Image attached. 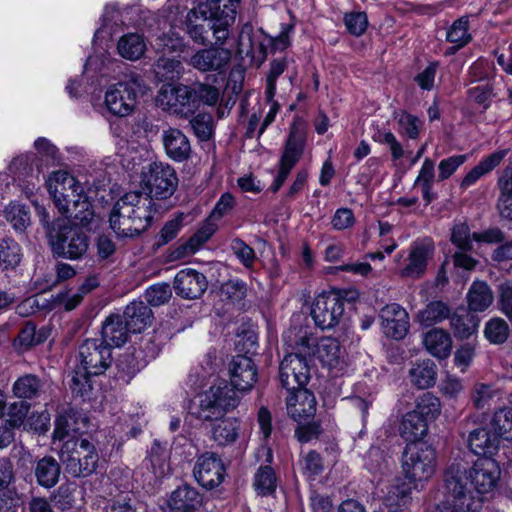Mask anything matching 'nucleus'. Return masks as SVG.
Wrapping results in <instances>:
<instances>
[{
	"instance_id": "obj_63",
	"label": "nucleus",
	"mask_w": 512,
	"mask_h": 512,
	"mask_svg": "<svg viewBox=\"0 0 512 512\" xmlns=\"http://www.w3.org/2000/svg\"><path fill=\"white\" fill-rule=\"evenodd\" d=\"M499 310L512 322V282L506 281L498 287Z\"/></svg>"
},
{
	"instance_id": "obj_5",
	"label": "nucleus",
	"mask_w": 512,
	"mask_h": 512,
	"mask_svg": "<svg viewBox=\"0 0 512 512\" xmlns=\"http://www.w3.org/2000/svg\"><path fill=\"white\" fill-rule=\"evenodd\" d=\"M295 345L297 352L287 354L279 367L281 384L288 391L301 389L310 377V368L305 356L310 354L313 339L304 335L296 341Z\"/></svg>"
},
{
	"instance_id": "obj_19",
	"label": "nucleus",
	"mask_w": 512,
	"mask_h": 512,
	"mask_svg": "<svg viewBox=\"0 0 512 512\" xmlns=\"http://www.w3.org/2000/svg\"><path fill=\"white\" fill-rule=\"evenodd\" d=\"M315 356L329 371L338 375L346 367L344 352L338 340L332 337H323L315 345Z\"/></svg>"
},
{
	"instance_id": "obj_33",
	"label": "nucleus",
	"mask_w": 512,
	"mask_h": 512,
	"mask_svg": "<svg viewBox=\"0 0 512 512\" xmlns=\"http://www.w3.org/2000/svg\"><path fill=\"white\" fill-rule=\"evenodd\" d=\"M494 301V294L485 281H474L467 293V304L470 311L483 312Z\"/></svg>"
},
{
	"instance_id": "obj_52",
	"label": "nucleus",
	"mask_w": 512,
	"mask_h": 512,
	"mask_svg": "<svg viewBox=\"0 0 512 512\" xmlns=\"http://www.w3.org/2000/svg\"><path fill=\"white\" fill-rule=\"evenodd\" d=\"M468 19L460 18L456 20L447 32V40L455 44L459 49L468 44L471 40V34L468 32Z\"/></svg>"
},
{
	"instance_id": "obj_45",
	"label": "nucleus",
	"mask_w": 512,
	"mask_h": 512,
	"mask_svg": "<svg viewBox=\"0 0 512 512\" xmlns=\"http://www.w3.org/2000/svg\"><path fill=\"white\" fill-rule=\"evenodd\" d=\"M411 381L419 389H426L436 382V365L431 360L417 363L410 370Z\"/></svg>"
},
{
	"instance_id": "obj_26",
	"label": "nucleus",
	"mask_w": 512,
	"mask_h": 512,
	"mask_svg": "<svg viewBox=\"0 0 512 512\" xmlns=\"http://www.w3.org/2000/svg\"><path fill=\"white\" fill-rule=\"evenodd\" d=\"M412 485L404 480H397L388 487L383 504L389 512H407L412 502Z\"/></svg>"
},
{
	"instance_id": "obj_7",
	"label": "nucleus",
	"mask_w": 512,
	"mask_h": 512,
	"mask_svg": "<svg viewBox=\"0 0 512 512\" xmlns=\"http://www.w3.org/2000/svg\"><path fill=\"white\" fill-rule=\"evenodd\" d=\"M142 88V80L139 77H131L109 86L104 97L107 110L118 118L131 116L137 108Z\"/></svg>"
},
{
	"instance_id": "obj_48",
	"label": "nucleus",
	"mask_w": 512,
	"mask_h": 512,
	"mask_svg": "<svg viewBox=\"0 0 512 512\" xmlns=\"http://www.w3.org/2000/svg\"><path fill=\"white\" fill-rule=\"evenodd\" d=\"M303 148V139L300 136H297L294 131H291L280 159V165L292 170L300 160Z\"/></svg>"
},
{
	"instance_id": "obj_11",
	"label": "nucleus",
	"mask_w": 512,
	"mask_h": 512,
	"mask_svg": "<svg viewBox=\"0 0 512 512\" xmlns=\"http://www.w3.org/2000/svg\"><path fill=\"white\" fill-rule=\"evenodd\" d=\"M47 187L60 213L70 211L71 199L83 189L80 182L66 171L53 172L47 180Z\"/></svg>"
},
{
	"instance_id": "obj_47",
	"label": "nucleus",
	"mask_w": 512,
	"mask_h": 512,
	"mask_svg": "<svg viewBox=\"0 0 512 512\" xmlns=\"http://www.w3.org/2000/svg\"><path fill=\"white\" fill-rule=\"evenodd\" d=\"M491 428L497 436L507 441H512V409L502 408L497 410L490 421Z\"/></svg>"
},
{
	"instance_id": "obj_58",
	"label": "nucleus",
	"mask_w": 512,
	"mask_h": 512,
	"mask_svg": "<svg viewBox=\"0 0 512 512\" xmlns=\"http://www.w3.org/2000/svg\"><path fill=\"white\" fill-rule=\"evenodd\" d=\"M373 139L376 142H379L381 144L388 146L390 153H391L392 161H394V162L398 161L399 159H401L404 156V149H403L402 144L399 142L397 137L391 131H388V130L378 131L374 135Z\"/></svg>"
},
{
	"instance_id": "obj_1",
	"label": "nucleus",
	"mask_w": 512,
	"mask_h": 512,
	"mask_svg": "<svg viewBox=\"0 0 512 512\" xmlns=\"http://www.w3.org/2000/svg\"><path fill=\"white\" fill-rule=\"evenodd\" d=\"M80 367L74 372L71 379V390L76 395L90 388L89 377L97 376L110 366L112 357L109 347L98 339H87L79 348Z\"/></svg>"
},
{
	"instance_id": "obj_2",
	"label": "nucleus",
	"mask_w": 512,
	"mask_h": 512,
	"mask_svg": "<svg viewBox=\"0 0 512 512\" xmlns=\"http://www.w3.org/2000/svg\"><path fill=\"white\" fill-rule=\"evenodd\" d=\"M59 459L65 471L74 478L92 475L100 461L95 445L80 436L72 437L62 444Z\"/></svg>"
},
{
	"instance_id": "obj_42",
	"label": "nucleus",
	"mask_w": 512,
	"mask_h": 512,
	"mask_svg": "<svg viewBox=\"0 0 512 512\" xmlns=\"http://www.w3.org/2000/svg\"><path fill=\"white\" fill-rule=\"evenodd\" d=\"M217 226L211 221L206 222L196 233L177 250V257H184L194 254L199 248L207 242L215 233Z\"/></svg>"
},
{
	"instance_id": "obj_40",
	"label": "nucleus",
	"mask_w": 512,
	"mask_h": 512,
	"mask_svg": "<svg viewBox=\"0 0 512 512\" xmlns=\"http://www.w3.org/2000/svg\"><path fill=\"white\" fill-rule=\"evenodd\" d=\"M202 18L198 17V12L191 10L187 15L186 33L190 39L199 45H205L208 42V29H210L211 21L209 18L205 19V15L201 14Z\"/></svg>"
},
{
	"instance_id": "obj_34",
	"label": "nucleus",
	"mask_w": 512,
	"mask_h": 512,
	"mask_svg": "<svg viewBox=\"0 0 512 512\" xmlns=\"http://www.w3.org/2000/svg\"><path fill=\"white\" fill-rule=\"evenodd\" d=\"M469 447L477 455H492L499 447V439L486 428H477L469 434Z\"/></svg>"
},
{
	"instance_id": "obj_44",
	"label": "nucleus",
	"mask_w": 512,
	"mask_h": 512,
	"mask_svg": "<svg viewBox=\"0 0 512 512\" xmlns=\"http://www.w3.org/2000/svg\"><path fill=\"white\" fill-rule=\"evenodd\" d=\"M435 181V164L430 158H425L419 173L415 179L414 186H419L423 199L429 204L435 198L432 192Z\"/></svg>"
},
{
	"instance_id": "obj_22",
	"label": "nucleus",
	"mask_w": 512,
	"mask_h": 512,
	"mask_svg": "<svg viewBox=\"0 0 512 512\" xmlns=\"http://www.w3.org/2000/svg\"><path fill=\"white\" fill-rule=\"evenodd\" d=\"M174 289L183 298L196 299L207 289V280L202 273L194 269H183L175 276Z\"/></svg>"
},
{
	"instance_id": "obj_29",
	"label": "nucleus",
	"mask_w": 512,
	"mask_h": 512,
	"mask_svg": "<svg viewBox=\"0 0 512 512\" xmlns=\"http://www.w3.org/2000/svg\"><path fill=\"white\" fill-rule=\"evenodd\" d=\"M129 327L124 322L122 315L109 316L102 326V342L107 347H120L128 339Z\"/></svg>"
},
{
	"instance_id": "obj_38",
	"label": "nucleus",
	"mask_w": 512,
	"mask_h": 512,
	"mask_svg": "<svg viewBox=\"0 0 512 512\" xmlns=\"http://www.w3.org/2000/svg\"><path fill=\"white\" fill-rule=\"evenodd\" d=\"M43 382L33 374H25L19 377L13 384V395L19 399H35L43 391Z\"/></svg>"
},
{
	"instance_id": "obj_43",
	"label": "nucleus",
	"mask_w": 512,
	"mask_h": 512,
	"mask_svg": "<svg viewBox=\"0 0 512 512\" xmlns=\"http://www.w3.org/2000/svg\"><path fill=\"white\" fill-rule=\"evenodd\" d=\"M393 119L398 125V132L411 140L419 138L423 129L424 122L417 116L408 113L405 110L395 111Z\"/></svg>"
},
{
	"instance_id": "obj_14",
	"label": "nucleus",
	"mask_w": 512,
	"mask_h": 512,
	"mask_svg": "<svg viewBox=\"0 0 512 512\" xmlns=\"http://www.w3.org/2000/svg\"><path fill=\"white\" fill-rule=\"evenodd\" d=\"M434 252L435 247L431 240L414 242L409 249L407 263L399 271V275L406 279H420L426 273L428 263L434 257Z\"/></svg>"
},
{
	"instance_id": "obj_31",
	"label": "nucleus",
	"mask_w": 512,
	"mask_h": 512,
	"mask_svg": "<svg viewBox=\"0 0 512 512\" xmlns=\"http://www.w3.org/2000/svg\"><path fill=\"white\" fill-rule=\"evenodd\" d=\"M240 422L237 418L219 419L211 429V439L219 447H226L236 442L239 436Z\"/></svg>"
},
{
	"instance_id": "obj_30",
	"label": "nucleus",
	"mask_w": 512,
	"mask_h": 512,
	"mask_svg": "<svg viewBox=\"0 0 512 512\" xmlns=\"http://www.w3.org/2000/svg\"><path fill=\"white\" fill-rule=\"evenodd\" d=\"M201 501V496L195 488L183 485L171 493L168 505L175 512H192Z\"/></svg>"
},
{
	"instance_id": "obj_39",
	"label": "nucleus",
	"mask_w": 512,
	"mask_h": 512,
	"mask_svg": "<svg viewBox=\"0 0 512 512\" xmlns=\"http://www.w3.org/2000/svg\"><path fill=\"white\" fill-rule=\"evenodd\" d=\"M117 50L123 58L133 61L143 56L146 50V44L141 35L128 33L119 39Z\"/></svg>"
},
{
	"instance_id": "obj_23",
	"label": "nucleus",
	"mask_w": 512,
	"mask_h": 512,
	"mask_svg": "<svg viewBox=\"0 0 512 512\" xmlns=\"http://www.w3.org/2000/svg\"><path fill=\"white\" fill-rule=\"evenodd\" d=\"M133 211L130 207L124 206L119 200L115 203L109 218L111 229L119 237H133L141 234L142 226L139 221L136 223Z\"/></svg>"
},
{
	"instance_id": "obj_57",
	"label": "nucleus",
	"mask_w": 512,
	"mask_h": 512,
	"mask_svg": "<svg viewBox=\"0 0 512 512\" xmlns=\"http://www.w3.org/2000/svg\"><path fill=\"white\" fill-rule=\"evenodd\" d=\"M499 396V391L491 385L476 384L472 394V401L475 407L483 409L491 404V401Z\"/></svg>"
},
{
	"instance_id": "obj_16",
	"label": "nucleus",
	"mask_w": 512,
	"mask_h": 512,
	"mask_svg": "<svg viewBox=\"0 0 512 512\" xmlns=\"http://www.w3.org/2000/svg\"><path fill=\"white\" fill-rule=\"evenodd\" d=\"M193 474L196 481L206 489L217 487L224 479V466L213 452H205L198 457Z\"/></svg>"
},
{
	"instance_id": "obj_32",
	"label": "nucleus",
	"mask_w": 512,
	"mask_h": 512,
	"mask_svg": "<svg viewBox=\"0 0 512 512\" xmlns=\"http://www.w3.org/2000/svg\"><path fill=\"white\" fill-rule=\"evenodd\" d=\"M34 474L40 486L52 488L59 481L61 474L60 464L52 456H45L37 461Z\"/></svg>"
},
{
	"instance_id": "obj_51",
	"label": "nucleus",
	"mask_w": 512,
	"mask_h": 512,
	"mask_svg": "<svg viewBox=\"0 0 512 512\" xmlns=\"http://www.w3.org/2000/svg\"><path fill=\"white\" fill-rule=\"evenodd\" d=\"M21 261L19 245L10 238L0 240V266L7 269L18 265Z\"/></svg>"
},
{
	"instance_id": "obj_36",
	"label": "nucleus",
	"mask_w": 512,
	"mask_h": 512,
	"mask_svg": "<svg viewBox=\"0 0 512 512\" xmlns=\"http://www.w3.org/2000/svg\"><path fill=\"white\" fill-rule=\"evenodd\" d=\"M451 316L450 307L442 301H431L417 313V321L425 327L433 326Z\"/></svg>"
},
{
	"instance_id": "obj_35",
	"label": "nucleus",
	"mask_w": 512,
	"mask_h": 512,
	"mask_svg": "<svg viewBox=\"0 0 512 512\" xmlns=\"http://www.w3.org/2000/svg\"><path fill=\"white\" fill-rule=\"evenodd\" d=\"M399 432L405 441H419L426 436L428 424L425 419L410 411L403 416Z\"/></svg>"
},
{
	"instance_id": "obj_3",
	"label": "nucleus",
	"mask_w": 512,
	"mask_h": 512,
	"mask_svg": "<svg viewBox=\"0 0 512 512\" xmlns=\"http://www.w3.org/2000/svg\"><path fill=\"white\" fill-rule=\"evenodd\" d=\"M437 467V454L433 447L419 443L407 446L402 455V473L405 480L416 491L434 476Z\"/></svg>"
},
{
	"instance_id": "obj_41",
	"label": "nucleus",
	"mask_w": 512,
	"mask_h": 512,
	"mask_svg": "<svg viewBox=\"0 0 512 512\" xmlns=\"http://www.w3.org/2000/svg\"><path fill=\"white\" fill-rule=\"evenodd\" d=\"M62 214L69 218H73L82 226L88 225L92 221L94 212L88 197L84 194L83 189L77 196L71 199L70 211Z\"/></svg>"
},
{
	"instance_id": "obj_49",
	"label": "nucleus",
	"mask_w": 512,
	"mask_h": 512,
	"mask_svg": "<svg viewBox=\"0 0 512 512\" xmlns=\"http://www.w3.org/2000/svg\"><path fill=\"white\" fill-rule=\"evenodd\" d=\"M4 216L17 231H24L30 223L29 209L23 204L10 203L4 209Z\"/></svg>"
},
{
	"instance_id": "obj_27",
	"label": "nucleus",
	"mask_w": 512,
	"mask_h": 512,
	"mask_svg": "<svg viewBox=\"0 0 512 512\" xmlns=\"http://www.w3.org/2000/svg\"><path fill=\"white\" fill-rule=\"evenodd\" d=\"M122 317L132 333H141L153 320L152 310L142 301H134L127 305Z\"/></svg>"
},
{
	"instance_id": "obj_54",
	"label": "nucleus",
	"mask_w": 512,
	"mask_h": 512,
	"mask_svg": "<svg viewBox=\"0 0 512 512\" xmlns=\"http://www.w3.org/2000/svg\"><path fill=\"white\" fill-rule=\"evenodd\" d=\"M254 486L261 495L272 493L276 488V478L271 467H260L255 474Z\"/></svg>"
},
{
	"instance_id": "obj_28",
	"label": "nucleus",
	"mask_w": 512,
	"mask_h": 512,
	"mask_svg": "<svg viewBox=\"0 0 512 512\" xmlns=\"http://www.w3.org/2000/svg\"><path fill=\"white\" fill-rule=\"evenodd\" d=\"M450 334L440 328H432L423 336V345L427 352L438 359H446L452 350Z\"/></svg>"
},
{
	"instance_id": "obj_13",
	"label": "nucleus",
	"mask_w": 512,
	"mask_h": 512,
	"mask_svg": "<svg viewBox=\"0 0 512 512\" xmlns=\"http://www.w3.org/2000/svg\"><path fill=\"white\" fill-rule=\"evenodd\" d=\"M344 313V301L335 293L318 295L311 308V316L321 329H330L339 323Z\"/></svg>"
},
{
	"instance_id": "obj_24",
	"label": "nucleus",
	"mask_w": 512,
	"mask_h": 512,
	"mask_svg": "<svg viewBox=\"0 0 512 512\" xmlns=\"http://www.w3.org/2000/svg\"><path fill=\"white\" fill-rule=\"evenodd\" d=\"M162 144L166 155L173 161L183 162L189 159L192 149L188 137L178 128L163 130Z\"/></svg>"
},
{
	"instance_id": "obj_4",
	"label": "nucleus",
	"mask_w": 512,
	"mask_h": 512,
	"mask_svg": "<svg viewBox=\"0 0 512 512\" xmlns=\"http://www.w3.org/2000/svg\"><path fill=\"white\" fill-rule=\"evenodd\" d=\"M468 468L460 461L451 463L444 474L445 499L459 512H479L481 499L468 486Z\"/></svg>"
},
{
	"instance_id": "obj_9",
	"label": "nucleus",
	"mask_w": 512,
	"mask_h": 512,
	"mask_svg": "<svg viewBox=\"0 0 512 512\" xmlns=\"http://www.w3.org/2000/svg\"><path fill=\"white\" fill-rule=\"evenodd\" d=\"M240 2L241 0H205L199 7V13L211 21L210 30L218 43L229 38Z\"/></svg>"
},
{
	"instance_id": "obj_17",
	"label": "nucleus",
	"mask_w": 512,
	"mask_h": 512,
	"mask_svg": "<svg viewBox=\"0 0 512 512\" xmlns=\"http://www.w3.org/2000/svg\"><path fill=\"white\" fill-rule=\"evenodd\" d=\"M380 320L383 333L390 338L401 340L409 330V316L399 304L391 303L380 310Z\"/></svg>"
},
{
	"instance_id": "obj_12",
	"label": "nucleus",
	"mask_w": 512,
	"mask_h": 512,
	"mask_svg": "<svg viewBox=\"0 0 512 512\" xmlns=\"http://www.w3.org/2000/svg\"><path fill=\"white\" fill-rule=\"evenodd\" d=\"M156 102L164 111L181 117H187L189 113L193 112L191 107L192 90L186 85H162Z\"/></svg>"
},
{
	"instance_id": "obj_46",
	"label": "nucleus",
	"mask_w": 512,
	"mask_h": 512,
	"mask_svg": "<svg viewBox=\"0 0 512 512\" xmlns=\"http://www.w3.org/2000/svg\"><path fill=\"white\" fill-rule=\"evenodd\" d=\"M412 412L425 419L428 424L437 419L441 414L440 400L433 394L426 392L418 398L415 409Z\"/></svg>"
},
{
	"instance_id": "obj_53",
	"label": "nucleus",
	"mask_w": 512,
	"mask_h": 512,
	"mask_svg": "<svg viewBox=\"0 0 512 512\" xmlns=\"http://www.w3.org/2000/svg\"><path fill=\"white\" fill-rule=\"evenodd\" d=\"M156 46L163 54L183 52L186 44L184 39L175 31L170 30L156 39Z\"/></svg>"
},
{
	"instance_id": "obj_6",
	"label": "nucleus",
	"mask_w": 512,
	"mask_h": 512,
	"mask_svg": "<svg viewBox=\"0 0 512 512\" xmlns=\"http://www.w3.org/2000/svg\"><path fill=\"white\" fill-rule=\"evenodd\" d=\"M239 397L228 384L212 385L199 395L198 405L194 412L197 418L204 421L221 419L227 412L239 404Z\"/></svg>"
},
{
	"instance_id": "obj_18",
	"label": "nucleus",
	"mask_w": 512,
	"mask_h": 512,
	"mask_svg": "<svg viewBox=\"0 0 512 512\" xmlns=\"http://www.w3.org/2000/svg\"><path fill=\"white\" fill-rule=\"evenodd\" d=\"M54 250L61 256L72 260L80 259L89 247L88 237L79 229L62 231L53 244Z\"/></svg>"
},
{
	"instance_id": "obj_8",
	"label": "nucleus",
	"mask_w": 512,
	"mask_h": 512,
	"mask_svg": "<svg viewBox=\"0 0 512 512\" xmlns=\"http://www.w3.org/2000/svg\"><path fill=\"white\" fill-rule=\"evenodd\" d=\"M141 185L153 199H167L173 195L178 185L175 169L168 163L153 162L143 167Z\"/></svg>"
},
{
	"instance_id": "obj_21",
	"label": "nucleus",
	"mask_w": 512,
	"mask_h": 512,
	"mask_svg": "<svg viewBox=\"0 0 512 512\" xmlns=\"http://www.w3.org/2000/svg\"><path fill=\"white\" fill-rule=\"evenodd\" d=\"M119 201L124 204V206H128L133 210L130 214L134 216L136 222L139 221L140 226H142V231H145L149 227L156 212L153 198L142 192L133 191L123 195Z\"/></svg>"
},
{
	"instance_id": "obj_59",
	"label": "nucleus",
	"mask_w": 512,
	"mask_h": 512,
	"mask_svg": "<svg viewBox=\"0 0 512 512\" xmlns=\"http://www.w3.org/2000/svg\"><path fill=\"white\" fill-rule=\"evenodd\" d=\"M172 291L167 283H157L145 291V299L152 306H160L169 301Z\"/></svg>"
},
{
	"instance_id": "obj_20",
	"label": "nucleus",
	"mask_w": 512,
	"mask_h": 512,
	"mask_svg": "<svg viewBox=\"0 0 512 512\" xmlns=\"http://www.w3.org/2000/svg\"><path fill=\"white\" fill-rule=\"evenodd\" d=\"M229 376L233 390L248 391L257 381V370L251 358L237 355L229 365Z\"/></svg>"
},
{
	"instance_id": "obj_10",
	"label": "nucleus",
	"mask_w": 512,
	"mask_h": 512,
	"mask_svg": "<svg viewBox=\"0 0 512 512\" xmlns=\"http://www.w3.org/2000/svg\"><path fill=\"white\" fill-rule=\"evenodd\" d=\"M226 41L217 42L208 47L196 50L187 60V64L199 72H224L232 57V51L223 45Z\"/></svg>"
},
{
	"instance_id": "obj_60",
	"label": "nucleus",
	"mask_w": 512,
	"mask_h": 512,
	"mask_svg": "<svg viewBox=\"0 0 512 512\" xmlns=\"http://www.w3.org/2000/svg\"><path fill=\"white\" fill-rule=\"evenodd\" d=\"M192 90V98H196L202 103L213 106L219 100V90L215 86L205 84V83H197L194 85Z\"/></svg>"
},
{
	"instance_id": "obj_50",
	"label": "nucleus",
	"mask_w": 512,
	"mask_h": 512,
	"mask_svg": "<svg viewBox=\"0 0 512 512\" xmlns=\"http://www.w3.org/2000/svg\"><path fill=\"white\" fill-rule=\"evenodd\" d=\"M510 334L508 323L500 317L490 319L484 329V335L493 344L504 343Z\"/></svg>"
},
{
	"instance_id": "obj_61",
	"label": "nucleus",
	"mask_w": 512,
	"mask_h": 512,
	"mask_svg": "<svg viewBox=\"0 0 512 512\" xmlns=\"http://www.w3.org/2000/svg\"><path fill=\"white\" fill-rule=\"evenodd\" d=\"M451 242L463 251H470L472 249V240L470 229L465 223H458L454 225L451 233Z\"/></svg>"
},
{
	"instance_id": "obj_56",
	"label": "nucleus",
	"mask_w": 512,
	"mask_h": 512,
	"mask_svg": "<svg viewBox=\"0 0 512 512\" xmlns=\"http://www.w3.org/2000/svg\"><path fill=\"white\" fill-rule=\"evenodd\" d=\"M194 134L202 141L209 140L213 135V118L210 114L200 113L190 120Z\"/></svg>"
},
{
	"instance_id": "obj_55",
	"label": "nucleus",
	"mask_w": 512,
	"mask_h": 512,
	"mask_svg": "<svg viewBox=\"0 0 512 512\" xmlns=\"http://www.w3.org/2000/svg\"><path fill=\"white\" fill-rule=\"evenodd\" d=\"M451 327L456 336L460 338H468L478 327V320L472 315L451 317Z\"/></svg>"
},
{
	"instance_id": "obj_37",
	"label": "nucleus",
	"mask_w": 512,
	"mask_h": 512,
	"mask_svg": "<svg viewBox=\"0 0 512 512\" xmlns=\"http://www.w3.org/2000/svg\"><path fill=\"white\" fill-rule=\"evenodd\" d=\"M506 155L505 151H497L485 159H483L478 165H476L473 169H471L468 174L463 178L460 186L461 188H468L473 185L478 179H480L483 175L492 171L495 167H497Z\"/></svg>"
},
{
	"instance_id": "obj_15",
	"label": "nucleus",
	"mask_w": 512,
	"mask_h": 512,
	"mask_svg": "<svg viewBox=\"0 0 512 512\" xmlns=\"http://www.w3.org/2000/svg\"><path fill=\"white\" fill-rule=\"evenodd\" d=\"M501 476L498 463L490 458H479L468 469L470 483L479 494H487L495 489Z\"/></svg>"
},
{
	"instance_id": "obj_64",
	"label": "nucleus",
	"mask_w": 512,
	"mask_h": 512,
	"mask_svg": "<svg viewBox=\"0 0 512 512\" xmlns=\"http://www.w3.org/2000/svg\"><path fill=\"white\" fill-rule=\"evenodd\" d=\"M500 189V196L497 203V209L503 219L512 221V190L511 186L498 185Z\"/></svg>"
},
{
	"instance_id": "obj_62",
	"label": "nucleus",
	"mask_w": 512,
	"mask_h": 512,
	"mask_svg": "<svg viewBox=\"0 0 512 512\" xmlns=\"http://www.w3.org/2000/svg\"><path fill=\"white\" fill-rule=\"evenodd\" d=\"M468 97L471 101L482 105L485 109L489 107L492 97H494L493 86L490 81L484 84L472 87L468 90Z\"/></svg>"
},
{
	"instance_id": "obj_25",
	"label": "nucleus",
	"mask_w": 512,
	"mask_h": 512,
	"mask_svg": "<svg viewBox=\"0 0 512 512\" xmlns=\"http://www.w3.org/2000/svg\"><path fill=\"white\" fill-rule=\"evenodd\" d=\"M291 392L287 398L288 414L297 422L312 418L316 412V399L314 395L305 389Z\"/></svg>"
}]
</instances>
